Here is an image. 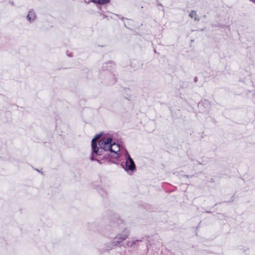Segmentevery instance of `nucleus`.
Listing matches in <instances>:
<instances>
[{
	"mask_svg": "<svg viewBox=\"0 0 255 255\" xmlns=\"http://www.w3.org/2000/svg\"><path fill=\"white\" fill-rule=\"evenodd\" d=\"M100 135H97L93 138L92 147L93 149V159L96 158L98 155H103L107 157L106 152L111 154H117L120 150V146L115 142H112V138L110 136H105L99 141V147L97 146V142Z\"/></svg>",
	"mask_w": 255,
	"mask_h": 255,
	"instance_id": "1",
	"label": "nucleus"
},
{
	"mask_svg": "<svg viewBox=\"0 0 255 255\" xmlns=\"http://www.w3.org/2000/svg\"><path fill=\"white\" fill-rule=\"evenodd\" d=\"M125 168L127 172L131 173L135 170L134 162L128 154L127 156Z\"/></svg>",
	"mask_w": 255,
	"mask_h": 255,
	"instance_id": "2",
	"label": "nucleus"
},
{
	"mask_svg": "<svg viewBox=\"0 0 255 255\" xmlns=\"http://www.w3.org/2000/svg\"><path fill=\"white\" fill-rule=\"evenodd\" d=\"M129 236V233L128 231H125L123 232L122 234L119 235L118 237V241L117 243L120 244L126 240Z\"/></svg>",
	"mask_w": 255,
	"mask_h": 255,
	"instance_id": "3",
	"label": "nucleus"
},
{
	"mask_svg": "<svg viewBox=\"0 0 255 255\" xmlns=\"http://www.w3.org/2000/svg\"><path fill=\"white\" fill-rule=\"evenodd\" d=\"M27 18L29 21L34 20L36 18V15L33 10H30L27 14Z\"/></svg>",
	"mask_w": 255,
	"mask_h": 255,
	"instance_id": "4",
	"label": "nucleus"
},
{
	"mask_svg": "<svg viewBox=\"0 0 255 255\" xmlns=\"http://www.w3.org/2000/svg\"><path fill=\"white\" fill-rule=\"evenodd\" d=\"M93 2L105 4L110 2V0H91Z\"/></svg>",
	"mask_w": 255,
	"mask_h": 255,
	"instance_id": "5",
	"label": "nucleus"
},
{
	"mask_svg": "<svg viewBox=\"0 0 255 255\" xmlns=\"http://www.w3.org/2000/svg\"><path fill=\"white\" fill-rule=\"evenodd\" d=\"M189 15L192 18H194L195 20H197V19L198 20V19L197 18V15L196 12L195 11H192L190 13Z\"/></svg>",
	"mask_w": 255,
	"mask_h": 255,
	"instance_id": "6",
	"label": "nucleus"
}]
</instances>
